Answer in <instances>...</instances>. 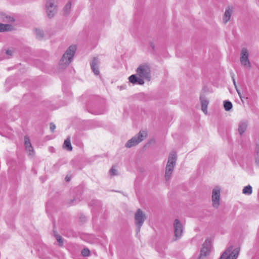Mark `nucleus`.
Instances as JSON below:
<instances>
[{"label":"nucleus","instance_id":"obj_28","mask_svg":"<svg viewBox=\"0 0 259 259\" xmlns=\"http://www.w3.org/2000/svg\"><path fill=\"white\" fill-rule=\"evenodd\" d=\"M56 238L57 240L58 243L62 245L63 243V240L62 237L59 235H55Z\"/></svg>","mask_w":259,"mask_h":259},{"label":"nucleus","instance_id":"obj_1","mask_svg":"<svg viewBox=\"0 0 259 259\" xmlns=\"http://www.w3.org/2000/svg\"><path fill=\"white\" fill-rule=\"evenodd\" d=\"M137 74H133L128 77V80L133 84L143 85L144 79L149 81L151 78L150 69L146 64L140 65L137 69Z\"/></svg>","mask_w":259,"mask_h":259},{"label":"nucleus","instance_id":"obj_17","mask_svg":"<svg viewBox=\"0 0 259 259\" xmlns=\"http://www.w3.org/2000/svg\"><path fill=\"white\" fill-rule=\"evenodd\" d=\"M63 147L64 149L70 151L72 149V147L71 144L70 140L69 138L66 139L64 142Z\"/></svg>","mask_w":259,"mask_h":259},{"label":"nucleus","instance_id":"obj_29","mask_svg":"<svg viewBox=\"0 0 259 259\" xmlns=\"http://www.w3.org/2000/svg\"><path fill=\"white\" fill-rule=\"evenodd\" d=\"M55 128H56L55 124H54L53 123H50V130H51V132H54Z\"/></svg>","mask_w":259,"mask_h":259},{"label":"nucleus","instance_id":"obj_4","mask_svg":"<svg viewBox=\"0 0 259 259\" xmlns=\"http://www.w3.org/2000/svg\"><path fill=\"white\" fill-rule=\"evenodd\" d=\"M146 215L141 209H138L135 213V224L137 227L136 231L138 233L140 231L144 221L146 219Z\"/></svg>","mask_w":259,"mask_h":259},{"label":"nucleus","instance_id":"obj_14","mask_svg":"<svg viewBox=\"0 0 259 259\" xmlns=\"http://www.w3.org/2000/svg\"><path fill=\"white\" fill-rule=\"evenodd\" d=\"M247 127V122L245 121H241L238 124V131L240 135H242L246 130Z\"/></svg>","mask_w":259,"mask_h":259},{"label":"nucleus","instance_id":"obj_27","mask_svg":"<svg viewBox=\"0 0 259 259\" xmlns=\"http://www.w3.org/2000/svg\"><path fill=\"white\" fill-rule=\"evenodd\" d=\"M90 251L87 248L83 249L81 251V254L83 256H88L90 255Z\"/></svg>","mask_w":259,"mask_h":259},{"label":"nucleus","instance_id":"obj_20","mask_svg":"<svg viewBox=\"0 0 259 259\" xmlns=\"http://www.w3.org/2000/svg\"><path fill=\"white\" fill-rule=\"evenodd\" d=\"M224 108L226 111L230 110L232 108V104L231 102L228 101H225L224 102Z\"/></svg>","mask_w":259,"mask_h":259},{"label":"nucleus","instance_id":"obj_11","mask_svg":"<svg viewBox=\"0 0 259 259\" xmlns=\"http://www.w3.org/2000/svg\"><path fill=\"white\" fill-rule=\"evenodd\" d=\"M24 141L26 150L29 152L30 156H33L34 155V149L32 146L29 137L27 136H24Z\"/></svg>","mask_w":259,"mask_h":259},{"label":"nucleus","instance_id":"obj_26","mask_svg":"<svg viewBox=\"0 0 259 259\" xmlns=\"http://www.w3.org/2000/svg\"><path fill=\"white\" fill-rule=\"evenodd\" d=\"M109 173L111 176H116L117 175V170L115 168L114 166H112V167L109 170Z\"/></svg>","mask_w":259,"mask_h":259},{"label":"nucleus","instance_id":"obj_5","mask_svg":"<svg viewBox=\"0 0 259 259\" xmlns=\"http://www.w3.org/2000/svg\"><path fill=\"white\" fill-rule=\"evenodd\" d=\"M147 136V133L145 131H140L135 137L129 140L126 143L125 146L127 148H131L137 145L145 138Z\"/></svg>","mask_w":259,"mask_h":259},{"label":"nucleus","instance_id":"obj_2","mask_svg":"<svg viewBox=\"0 0 259 259\" xmlns=\"http://www.w3.org/2000/svg\"><path fill=\"white\" fill-rule=\"evenodd\" d=\"M177 159V156L175 152L170 154L168 162L165 168V179L166 181H169L171 177Z\"/></svg>","mask_w":259,"mask_h":259},{"label":"nucleus","instance_id":"obj_3","mask_svg":"<svg viewBox=\"0 0 259 259\" xmlns=\"http://www.w3.org/2000/svg\"><path fill=\"white\" fill-rule=\"evenodd\" d=\"M76 49V48L75 46H71L69 47L60 60V65L61 66H66L71 62Z\"/></svg>","mask_w":259,"mask_h":259},{"label":"nucleus","instance_id":"obj_12","mask_svg":"<svg viewBox=\"0 0 259 259\" xmlns=\"http://www.w3.org/2000/svg\"><path fill=\"white\" fill-rule=\"evenodd\" d=\"M99 61L97 58H94L91 63V68L95 75H99L100 71L98 69Z\"/></svg>","mask_w":259,"mask_h":259},{"label":"nucleus","instance_id":"obj_13","mask_svg":"<svg viewBox=\"0 0 259 259\" xmlns=\"http://www.w3.org/2000/svg\"><path fill=\"white\" fill-rule=\"evenodd\" d=\"M200 100L201 104V109L205 114H207V108L208 104V101L202 96L200 97Z\"/></svg>","mask_w":259,"mask_h":259},{"label":"nucleus","instance_id":"obj_24","mask_svg":"<svg viewBox=\"0 0 259 259\" xmlns=\"http://www.w3.org/2000/svg\"><path fill=\"white\" fill-rule=\"evenodd\" d=\"M35 34L38 38H41L43 37V31L39 30V29H36L35 30Z\"/></svg>","mask_w":259,"mask_h":259},{"label":"nucleus","instance_id":"obj_21","mask_svg":"<svg viewBox=\"0 0 259 259\" xmlns=\"http://www.w3.org/2000/svg\"><path fill=\"white\" fill-rule=\"evenodd\" d=\"M255 162L259 165V145H256L255 148Z\"/></svg>","mask_w":259,"mask_h":259},{"label":"nucleus","instance_id":"obj_30","mask_svg":"<svg viewBox=\"0 0 259 259\" xmlns=\"http://www.w3.org/2000/svg\"><path fill=\"white\" fill-rule=\"evenodd\" d=\"M71 176H70V175H67L65 178V181L66 182H69L70 180H71Z\"/></svg>","mask_w":259,"mask_h":259},{"label":"nucleus","instance_id":"obj_15","mask_svg":"<svg viewBox=\"0 0 259 259\" xmlns=\"http://www.w3.org/2000/svg\"><path fill=\"white\" fill-rule=\"evenodd\" d=\"M0 20L7 22H12L14 21V19L11 16H9L3 13H0Z\"/></svg>","mask_w":259,"mask_h":259},{"label":"nucleus","instance_id":"obj_22","mask_svg":"<svg viewBox=\"0 0 259 259\" xmlns=\"http://www.w3.org/2000/svg\"><path fill=\"white\" fill-rule=\"evenodd\" d=\"M242 193L243 194H251L252 193V187L250 185H248L245 187L242 190Z\"/></svg>","mask_w":259,"mask_h":259},{"label":"nucleus","instance_id":"obj_7","mask_svg":"<svg viewBox=\"0 0 259 259\" xmlns=\"http://www.w3.org/2000/svg\"><path fill=\"white\" fill-rule=\"evenodd\" d=\"M46 12L50 18L53 17L57 12L56 6L53 0H48L46 5Z\"/></svg>","mask_w":259,"mask_h":259},{"label":"nucleus","instance_id":"obj_32","mask_svg":"<svg viewBox=\"0 0 259 259\" xmlns=\"http://www.w3.org/2000/svg\"><path fill=\"white\" fill-rule=\"evenodd\" d=\"M232 79H233L234 84L235 88H236V82H235V79L233 76H232Z\"/></svg>","mask_w":259,"mask_h":259},{"label":"nucleus","instance_id":"obj_18","mask_svg":"<svg viewBox=\"0 0 259 259\" xmlns=\"http://www.w3.org/2000/svg\"><path fill=\"white\" fill-rule=\"evenodd\" d=\"M12 28L13 27L11 25L0 23V32L11 31L12 30Z\"/></svg>","mask_w":259,"mask_h":259},{"label":"nucleus","instance_id":"obj_19","mask_svg":"<svg viewBox=\"0 0 259 259\" xmlns=\"http://www.w3.org/2000/svg\"><path fill=\"white\" fill-rule=\"evenodd\" d=\"M231 16V11L229 9L226 10L224 16L223 21L225 23H226L229 21Z\"/></svg>","mask_w":259,"mask_h":259},{"label":"nucleus","instance_id":"obj_8","mask_svg":"<svg viewBox=\"0 0 259 259\" xmlns=\"http://www.w3.org/2000/svg\"><path fill=\"white\" fill-rule=\"evenodd\" d=\"M174 233L177 238H180L183 234V227L178 219H176L174 223Z\"/></svg>","mask_w":259,"mask_h":259},{"label":"nucleus","instance_id":"obj_31","mask_svg":"<svg viewBox=\"0 0 259 259\" xmlns=\"http://www.w3.org/2000/svg\"><path fill=\"white\" fill-rule=\"evenodd\" d=\"M6 53V54L8 55H12L13 52L11 50H7Z\"/></svg>","mask_w":259,"mask_h":259},{"label":"nucleus","instance_id":"obj_9","mask_svg":"<svg viewBox=\"0 0 259 259\" xmlns=\"http://www.w3.org/2000/svg\"><path fill=\"white\" fill-rule=\"evenodd\" d=\"M211 248V241L209 239L205 240L203 244V247L200 250V258L205 257L209 254Z\"/></svg>","mask_w":259,"mask_h":259},{"label":"nucleus","instance_id":"obj_16","mask_svg":"<svg viewBox=\"0 0 259 259\" xmlns=\"http://www.w3.org/2000/svg\"><path fill=\"white\" fill-rule=\"evenodd\" d=\"M220 195H212V205L215 208H218L220 205Z\"/></svg>","mask_w":259,"mask_h":259},{"label":"nucleus","instance_id":"obj_25","mask_svg":"<svg viewBox=\"0 0 259 259\" xmlns=\"http://www.w3.org/2000/svg\"><path fill=\"white\" fill-rule=\"evenodd\" d=\"M221 188L219 186H215L212 190V194H220Z\"/></svg>","mask_w":259,"mask_h":259},{"label":"nucleus","instance_id":"obj_23","mask_svg":"<svg viewBox=\"0 0 259 259\" xmlns=\"http://www.w3.org/2000/svg\"><path fill=\"white\" fill-rule=\"evenodd\" d=\"M71 4L70 2L68 3L65 5V6L64 8V10H63L64 13L65 15H67L69 13L70 9H71Z\"/></svg>","mask_w":259,"mask_h":259},{"label":"nucleus","instance_id":"obj_34","mask_svg":"<svg viewBox=\"0 0 259 259\" xmlns=\"http://www.w3.org/2000/svg\"><path fill=\"white\" fill-rule=\"evenodd\" d=\"M116 192L120 193L119 191H115Z\"/></svg>","mask_w":259,"mask_h":259},{"label":"nucleus","instance_id":"obj_10","mask_svg":"<svg viewBox=\"0 0 259 259\" xmlns=\"http://www.w3.org/2000/svg\"><path fill=\"white\" fill-rule=\"evenodd\" d=\"M240 61L245 67H249L250 62L248 60V52L246 49L243 48L241 51Z\"/></svg>","mask_w":259,"mask_h":259},{"label":"nucleus","instance_id":"obj_6","mask_svg":"<svg viewBox=\"0 0 259 259\" xmlns=\"http://www.w3.org/2000/svg\"><path fill=\"white\" fill-rule=\"evenodd\" d=\"M239 252V248H236L233 249L232 246H230L222 254L220 259H236Z\"/></svg>","mask_w":259,"mask_h":259},{"label":"nucleus","instance_id":"obj_33","mask_svg":"<svg viewBox=\"0 0 259 259\" xmlns=\"http://www.w3.org/2000/svg\"><path fill=\"white\" fill-rule=\"evenodd\" d=\"M237 91L238 94H239V96H240V98H241V96H240V92L238 91V90H237Z\"/></svg>","mask_w":259,"mask_h":259}]
</instances>
